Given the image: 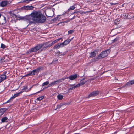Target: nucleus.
Segmentation results:
<instances>
[{
  "label": "nucleus",
  "mask_w": 134,
  "mask_h": 134,
  "mask_svg": "<svg viewBox=\"0 0 134 134\" xmlns=\"http://www.w3.org/2000/svg\"><path fill=\"white\" fill-rule=\"evenodd\" d=\"M24 19L29 23V25L33 23V21L40 23L44 22L46 19L45 16L40 13L35 11L33 12L31 14L26 16Z\"/></svg>",
  "instance_id": "obj_1"
},
{
  "label": "nucleus",
  "mask_w": 134,
  "mask_h": 134,
  "mask_svg": "<svg viewBox=\"0 0 134 134\" xmlns=\"http://www.w3.org/2000/svg\"><path fill=\"white\" fill-rule=\"evenodd\" d=\"M47 43L37 44L35 47L32 48L29 51L28 53H30L31 52H36L40 49L42 47H44L45 45L47 44Z\"/></svg>",
  "instance_id": "obj_2"
},
{
  "label": "nucleus",
  "mask_w": 134,
  "mask_h": 134,
  "mask_svg": "<svg viewBox=\"0 0 134 134\" xmlns=\"http://www.w3.org/2000/svg\"><path fill=\"white\" fill-rule=\"evenodd\" d=\"M42 67L40 66L35 69L33 70L32 71L29 72L26 75V76H33L35 74V73H36L38 74L39 72L42 70Z\"/></svg>",
  "instance_id": "obj_3"
},
{
  "label": "nucleus",
  "mask_w": 134,
  "mask_h": 134,
  "mask_svg": "<svg viewBox=\"0 0 134 134\" xmlns=\"http://www.w3.org/2000/svg\"><path fill=\"white\" fill-rule=\"evenodd\" d=\"M110 53L109 49H107L105 51H102L100 54L99 55V57H100L101 58H104L107 56Z\"/></svg>",
  "instance_id": "obj_4"
},
{
  "label": "nucleus",
  "mask_w": 134,
  "mask_h": 134,
  "mask_svg": "<svg viewBox=\"0 0 134 134\" xmlns=\"http://www.w3.org/2000/svg\"><path fill=\"white\" fill-rule=\"evenodd\" d=\"M33 9L34 7L32 6H25L21 8V9L23 10H33Z\"/></svg>",
  "instance_id": "obj_5"
},
{
  "label": "nucleus",
  "mask_w": 134,
  "mask_h": 134,
  "mask_svg": "<svg viewBox=\"0 0 134 134\" xmlns=\"http://www.w3.org/2000/svg\"><path fill=\"white\" fill-rule=\"evenodd\" d=\"M75 84H70L69 85V87H70L68 89V90H69V91L70 92L71 91V90L74 89H75L77 88L76 85L75 86Z\"/></svg>",
  "instance_id": "obj_6"
},
{
  "label": "nucleus",
  "mask_w": 134,
  "mask_h": 134,
  "mask_svg": "<svg viewBox=\"0 0 134 134\" xmlns=\"http://www.w3.org/2000/svg\"><path fill=\"white\" fill-rule=\"evenodd\" d=\"M99 93V92L98 91H93L88 95V97H94L97 95Z\"/></svg>",
  "instance_id": "obj_7"
},
{
  "label": "nucleus",
  "mask_w": 134,
  "mask_h": 134,
  "mask_svg": "<svg viewBox=\"0 0 134 134\" xmlns=\"http://www.w3.org/2000/svg\"><path fill=\"white\" fill-rule=\"evenodd\" d=\"M6 73H5L4 74H2L0 76V83L6 79Z\"/></svg>",
  "instance_id": "obj_8"
},
{
  "label": "nucleus",
  "mask_w": 134,
  "mask_h": 134,
  "mask_svg": "<svg viewBox=\"0 0 134 134\" xmlns=\"http://www.w3.org/2000/svg\"><path fill=\"white\" fill-rule=\"evenodd\" d=\"M8 3V2L7 1H2L0 3V6L2 7H4L7 5Z\"/></svg>",
  "instance_id": "obj_9"
},
{
  "label": "nucleus",
  "mask_w": 134,
  "mask_h": 134,
  "mask_svg": "<svg viewBox=\"0 0 134 134\" xmlns=\"http://www.w3.org/2000/svg\"><path fill=\"white\" fill-rule=\"evenodd\" d=\"M78 76L77 74H75L74 75H72L70 76L69 78L70 80H73L77 78Z\"/></svg>",
  "instance_id": "obj_10"
},
{
  "label": "nucleus",
  "mask_w": 134,
  "mask_h": 134,
  "mask_svg": "<svg viewBox=\"0 0 134 134\" xmlns=\"http://www.w3.org/2000/svg\"><path fill=\"white\" fill-rule=\"evenodd\" d=\"M71 40L70 39H67L65 41L61 43H62L63 47L68 44L70 42Z\"/></svg>",
  "instance_id": "obj_11"
},
{
  "label": "nucleus",
  "mask_w": 134,
  "mask_h": 134,
  "mask_svg": "<svg viewBox=\"0 0 134 134\" xmlns=\"http://www.w3.org/2000/svg\"><path fill=\"white\" fill-rule=\"evenodd\" d=\"M62 43H59L58 44L55 45L54 47V48L56 49H57L63 47Z\"/></svg>",
  "instance_id": "obj_12"
},
{
  "label": "nucleus",
  "mask_w": 134,
  "mask_h": 134,
  "mask_svg": "<svg viewBox=\"0 0 134 134\" xmlns=\"http://www.w3.org/2000/svg\"><path fill=\"white\" fill-rule=\"evenodd\" d=\"M134 84V80L129 81L127 82L125 85V86H130L133 84Z\"/></svg>",
  "instance_id": "obj_13"
},
{
  "label": "nucleus",
  "mask_w": 134,
  "mask_h": 134,
  "mask_svg": "<svg viewBox=\"0 0 134 134\" xmlns=\"http://www.w3.org/2000/svg\"><path fill=\"white\" fill-rule=\"evenodd\" d=\"M35 0H21V1L19 2V3H29L31 2L34 1Z\"/></svg>",
  "instance_id": "obj_14"
},
{
  "label": "nucleus",
  "mask_w": 134,
  "mask_h": 134,
  "mask_svg": "<svg viewBox=\"0 0 134 134\" xmlns=\"http://www.w3.org/2000/svg\"><path fill=\"white\" fill-rule=\"evenodd\" d=\"M2 20L1 21H2V22L1 23V24L2 25H3V24H5L6 23V18L3 16V15H2Z\"/></svg>",
  "instance_id": "obj_15"
},
{
  "label": "nucleus",
  "mask_w": 134,
  "mask_h": 134,
  "mask_svg": "<svg viewBox=\"0 0 134 134\" xmlns=\"http://www.w3.org/2000/svg\"><path fill=\"white\" fill-rule=\"evenodd\" d=\"M7 109L5 108H3L0 109V115H3L4 113L6 111Z\"/></svg>",
  "instance_id": "obj_16"
},
{
  "label": "nucleus",
  "mask_w": 134,
  "mask_h": 134,
  "mask_svg": "<svg viewBox=\"0 0 134 134\" xmlns=\"http://www.w3.org/2000/svg\"><path fill=\"white\" fill-rule=\"evenodd\" d=\"M66 13L65 12H64V13H63V14L62 15H58L57 16V17L54 18L52 20L53 21H56L57 20H59L60 19V16H62L65 13Z\"/></svg>",
  "instance_id": "obj_17"
},
{
  "label": "nucleus",
  "mask_w": 134,
  "mask_h": 134,
  "mask_svg": "<svg viewBox=\"0 0 134 134\" xmlns=\"http://www.w3.org/2000/svg\"><path fill=\"white\" fill-rule=\"evenodd\" d=\"M68 77H67V78L64 77V78H61L60 79H58V80L56 81H56L57 83H60L62 81H64V80H65L66 79H68Z\"/></svg>",
  "instance_id": "obj_18"
},
{
  "label": "nucleus",
  "mask_w": 134,
  "mask_h": 134,
  "mask_svg": "<svg viewBox=\"0 0 134 134\" xmlns=\"http://www.w3.org/2000/svg\"><path fill=\"white\" fill-rule=\"evenodd\" d=\"M8 118L6 117H3L2 118L1 121L2 123H4V122H7Z\"/></svg>",
  "instance_id": "obj_19"
},
{
  "label": "nucleus",
  "mask_w": 134,
  "mask_h": 134,
  "mask_svg": "<svg viewBox=\"0 0 134 134\" xmlns=\"http://www.w3.org/2000/svg\"><path fill=\"white\" fill-rule=\"evenodd\" d=\"M87 81H83L82 82H80L79 83L76 85L77 87H78L80 86H82L85 83L87 82Z\"/></svg>",
  "instance_id": "obj_20"
},
{
  "label": "nucleus",
  "mask_w": 134,
  "mask_h": 134,
  "mask_svg": "<svg viewBox=\"0 0 134 134\" xmlns=\"http://www.w3.org/2000/svg\"><path fill=\"white\" fill-rule=\"evenodd\" d=\"M96 55V53L94 52H93L90 53V57L91 58H92L95 57Z\"/></svg>",
  "instance_id": "obj_21"
},
{
  "label": "nucleus",
  "mask_w": 134,
  "mask_h": 134,
  "mask_svg": "<svg viewBox=\"0 0 134 134\" xmlns=\"http://www.w3.org/2000/svg\"><path fill=\"white\" fill-rule=\"evenodd\" d=\"M76 5V4H75L74 5L70 6L68 9V11H69L70 10H72L75 9L76 7L74 6Z\"/></svg>",
  "instance_id": "obj_22"
},
{
  "label": "nucleus",
  "mask_w": 134,
  "mask_h": 134,
  "mask_svg": "<svg viewBox=\"0 0 134 134\" xmlns=\"http://www.w3.org/2000/svg\"><path fill=\"white\" fill-rule=\"evenodd\" d=\"M57 84V83L56 81H54L53 82L49 84L48 86V87H50L53 85L56 84Z\"/></svg>",
  "instance_id": "obj_23"
},
{
  "label": "nucleus",
  "mask_w": 134,
  "mask_h": 134,
  "mask_svg": "<svg viewBox=\"0 0 134 134\" xmlns=\"http://www.w3.org/2000/svg\"><path fill=\"white\" fill-rule=\"evenodd\" d=\"M62 39V38H61L58 39H57L55 40L54 41H53L52 42V44H54L55 43L58 42V41L59 40H60V39Z\"/></svg>",
  "instance_id": "obj_24"
},
{
  "label": "nucleus",
  "mask_w": 134,
  "mask_h": 134,
  "mask_svg": "<svg viewBox=\"0 0 134 134\" xmlns=\"http://www.w3.org/2000/svg\"><path fill=\"white\" fill-rule=\"evenodd\" d=\"M57 97L58 99L61 100L63 99V96L61 94H59L57 96Z\"/></svg>",
  "instance_id": "obj_25"
},
{
  "label": "nucleus",
  "mask_w": 134,
  "mask_h": 134,
  "mask_svg": "<svg viewBox=\"0 0 134 134\" xmlns=\"http://www.w3.org/2000/svg\"><path fill=\"white\" fill-rule=\"evenodd\" d=\"M27 86H24L22 89L23 91H25L27 92Z\"/></svg>",
  "instance_id": "obj_26"
},
{
  "label": "nucleus",
  "mask_w": 134,
  "mask_h": 134,
  "mask_svg": "<svg viewBox=\"0 0 134 134\" xmlns=\"http://www.w3.org/2000/svg\"><path fill=\"white\" fill-rule=\"evenodd\" d=\"M19 96L18 94L17 93H16L14 95L12 96L11 97V98L13 100L16 97H18Z\"/></svg>",
  "instance_id": "obj_27"
},
{
  "label": "nucleus",
  "mask_w": 134,
  "mask_h": 134,
  "mask_svg": "<svg viewBox=\"0 0 134 134\" xmlns=\"http://www.w3.org/2000/svg\"><path fill=\"white\" fill-rule=\"evenodd\" d=\"M101 57H99V55L97 57H96L93 59V61H96L98 60Z\"/></svg>",
  "instance_id": "obj_28"
},
{
  "label": "nucleus",
  "mask_w": 134,
  "mask_h": 134,
  "mask_svg": "<svg viewBox=\"0 0 134 134\" xmlns=\"http://www.w3.org/2000/svg\"><path fill=\"white\" fill-rule=\"evenodd\" d=\"M47 44L45 45L43 47V48H45L47 47H50L53 44H52V43H51L49 44L48 45H47L48 42H47Z\"/></svg>",
  "instance_id": "obj_29"
},
{
  "label": "nucleus",
  "mask_w": 134,
  "mask_h": 134,
  "mask_svg": "<svg viewBox=\"0 0 134 134\" xmlns=\"http://www.w3.org/2000/svg\"><path fill=\"white\" fill-rule=\"evenodd\" d=\"M44 97L43 96L39 97L37 99V101H41L43 99Z\"/></svg>",
  "instance_id": "obj_30"
},
{
  "label": "nucleus",
  "mask_w": 134,
  "mask_h": 134,
  "mask_svg": "<svg viewBox=\"0 0 134 134\" xmlns=\"http://www.w3.org/2000/svg\"><path fill=\"white\" fill-rule=\"evenodd\" d=\"M119 39V38L118 37H117L114 40H112V43H113L116 42Z\"/></svg>",
  "instance_id": "obj_31"
},
{
  "label": "nucleus",
  "mask_w": 134,
  "mask_h": 134,
  "mask_svg": "<svg viewBox=\"0 0 134 134\" xmlns=\"http://www.w3.org/2000/svg\"><path fill=\"white\" fill-rule=\"evenodd\" d=\"M49 83V82L48 81H47L46 82H44L42 84V86H44L45 85H48Z\"/></svg>",
  "instance_id": "obj_32"
},
{
  "label": "nucleus",
  "mask_w": 134,
  "mask_h": 134,
  "mask_svg": "<svg viewBox=\"0 0 134 134\" xmlns=\"http://www.w3.org/2000/svg\"><path fill=\"white\" fill-rule=\"evenodd\" d=\"M1 47L3 49H4L5 48L6 46L4 44L2 43L1 44Z\"/></svg>",
  "instance_id": "obj_33"
},
{
  "label": "nucleus",
  "mask_w": 134,
  "mask_h": 134,
  "mask_svg": "<svg viewBox=\"0 0 134 134\" xmlns=\"http://www.w3.org/2000/svg\"><path fill=\"white\" fill-rule=\"evenodd\" d=\"M62 105L60 104L58 105L57 106V108L56 109H55V110H57V109H59L62 106Z\"/></svg>",
  "instance_id": "obj_34"
},
{
  "label": "nucleus",
  "mask_w": 134,
  "mask_h": 134,
  "mask_svg": "<svg viewBox=\"0 0 134 134\" xmlns=\"http://www.w3.org/2000/svg\"><path fill=\"white\" fill-rule=\"evenodd\" d=\"M13 100L11 98V97L8 100V101H6L5 102V103L10 102Z\"/></svg>",
  "instance_id": "obj_35"
},
{
  "label": "nucleus",
  "mask_w": 134,
  "mask_h": 134,
  "mask_svg": "<svg viewBox=\"0 0 134 134\" xmlns=\"http://www.w3.org/2000/svg\"><path fill=\"white\" fill-rule=\"evenodd\" d=\"M74 32V31L73 30H70L68 32V34H72Z\"/></svg>",
  "instance_id": "obj_36"
},
{
  "label": "nucleus",
  "mask_w": 134,
  "mask_h": 134,
  "mask_svg": "<svg viewBox=\"0 0 134 134\" xmlns=\"http://www.w3.org/2000/svg\"><path fill=\"white\" fill-rule=\"evenodd\" d=\"M69 92H70L68 89L66 91H64L63 94H66L68 93Z\"/></svg>",
  "instance_id": "obj_37"
},
{
  "label": "nucleus",
  "mask_w": 134,
  "mask_h": 134,
  "mask_svg": "<svg viewBox=\"0 0 134 134\" xmlns=\"http://www.w3.org/2000/svg\"><path fill=\"white\" fill-rule=\"evenodd\" d=\"M80 13V11H78L77 10H75L74 12L72 14L75 13Z\"/></svg>",
  "instance_id": "obj_38"
},
{
  "label": "nucleus",
  "mask_w": 134,
  "mask_h": 134,
  "mask_svg": "<svg viewBox=\"0 0 134 134\" xmlns=\"http://www.w3.org/2000/svg\"><path fill=\"white\" fill-rule=\"evenodd\" d=\"M84 80V78H83V79H81L80 81V82H83V81H83V80Z\"/></svg>",
  "instance_id": "obj_39"
},
{
  "label": "nucleus",
  "mask_w": 134,
  "mask_h": 134,
  "mask_svg": "<svg viewBox=\"0 0 134 134\" xmlns=\"http://www.w3.org/2000/svg\"><path fill=\"white\" fill-rule=\"evenodd\" d=\"M23 92V91H21L20 92H19L18 93H17L18 94V95H19L21 93Z\"/></svg>",
  "instance_id": "obj_40"
},
{
  "label": "nucleus",
  "mask_w": 134,
  "mask_h": 134,
  "mask_svg": "<svg viewBox=\"0 0 134 134\" xmlns=\"http://www.w3.org/2000/svg\"><path fill=\"white\" fill-rule=\"evenodd\" d=\"M42 91V90H40V91H38V92H37L36 93H34L33 94V95H34V94H36V93H39V92H40L41 91Z\"/></svg>",
  "instance_id": "obj_41"
},
{
  "label": "nucleus",
  "mask_w": 134,
  "mask_h": 134,
  "mask_svg": "<svg viewBox=\"0 0 134 134\" xmlns=\"http://www.w3.org/2000/svg\"><path fill=\"white\" fill-rule=\"evenodd\" d=\"M110 4L111 5H115L116 4V3H110Z\"/></svg>",
  "instance_id": "obj_42"
},
{
  "label": "nucleus",
  "mask_w": 134,
  "mask_h": 134,
  "mask_svg": "<svg viewBox=\"0 0 134 134\" xmlns=\"http://www.w3.org/2000/svg\"><path fill=\"white\" fill-rule=\"evenodd\" d=\"M50 12L51 13H53V14H54V12L52 10H50Z\"/></svg>",
  "instance_id": "obj_43"
},
{
  "label": "nucleus",
  "mask_w": 134,
  "mask_h": 134,
  "mask_svg": "<svg viewBox=\"0 0 134 134\" xmlns=\"http://www.w3.org/2000/svg\"><path fill=\"white\" fill-rule=\"evenodd\" d=\"M46 16H48L49 17H52L53 16V14L51 16H47L46 14Z\"/></svg>",
  "instance_id": "obj_44"
},
{
  "label": "nucleus",
  "mask_w": 134,
  "mask_h": 134,
  "mask_svg": "<svg viewBox=\"0 0 134 134\" xmlns=\"http://www.w3.org/2000/svg\"><path fill=\"white\" fill-rule=\"evenodd\" d=\"M30 89H31V88H30L29 89H27V92H28L29 91H30Z\"/></svg>",
  "instance_id": "obj_45"
},
{
  "label": "nucleus",
  "mask_w": 134,
  "mask_h": 134,
  "mask_svg": "<svg viewBox=\"0 0 134 134\" xmlns=\"http://www.w3.org/2000/svg\"><path fill=\"white\" fill-rule=\"evenodd\" d=\"M118 132L117 131H115L114 132V134H116V133H117Z\"/></svg>",
  "instance_id": "obj_46"
},
{
  "label": "nucleus",
  "mask_w": 134,
  "mask_h": 134,
  "mask_svg": "<svg viewBox=\"0 0 134 134\" xmlns=\"http://www.w3.org/2000/svg\"><path fill=\"white\" fill-rule=\"evenodd\" d=\"M2 15L1 14H0V18L1 17H2Z\"/></svg>",
  "instance_id": "obj_47"
},
{
  "label": "nucleus",
  "mask_w": 134,
  "mask_h": 134,
  "mask_svg": "<svg viewBox=\"0 0 134 134\" xmlns=\"http://www.w3.org/2000/svg\"><path fill=\"white\" fill-rule=\"evenodd\" d=\"M68 21H65L64 22H65V23H67V22H68Z\"/></svg>",
  "instance_id": "obj_48"
},
{
  "label": "nucleus",
  "mask_w": 134,
  "mask_h": 134,
  "mask_svg": "<svg viewBox=\"0 0 134 134\" xmlns=\"http://www.w3.org/2000/svg\"><path fill=\"white\" fill-rule=\"evenodd\" d=\"M74 17H75V16H74V17H73V18H72L71 19H74Z\"/></svg>",
  "instance_id": "obj_49"
},
{
  "label": "nucleus",
  "mask_w": 134,
  "mask_h": 134,
  "mask_svg": "<svg viewBox=\"0 0 134 134\" xmlns=\"http://www.w3.org/2000/svg\"><path fill=\"white\" fill-rule=\"evenodd\" d=\"M73 37L72 38H71V39H70V40H72L73 39Z\"/></svg>",
  "instance_id": "obj_50"
},
{
  "label": "nucleus",
  "mask_w": 134,
  "mask_h": 134,
  "mask_svg": "<svg viewBox=\"0 0 134 134\" xmlns=\"http://www.w3.org/2000/svg\"><path fill=\"white\" fill-rule=\"evenodd\" d=\"M58 52H59V53H60V52H59V51H58Z\"/></svg>",
  "instance_id": "obj_51"
},
{
  "label": "nucleus",
  "mask_w": 134,
  "mask_h": 134,
  "mask_svg": "<svg viewBox=\"0 0 134 134\" xmlns=\"http://www.w3.org/2000/svg\"><path fill=\"white\" fill-rule=\"evenodd\" d=\"M31 24H30V25ZM30 25V24L29 25ZM29 25H27V26H28Z\"/></svg>",
  "instance_id": "obj_52"
},
{
  "label": "nucleus",
  "mask_w": 134,
  "mask_h": 134,
  "mask_svg": "<svg viewBox=\"0 0 134 134\" xmlns=\"http://www.w3.org/2000/svg\"><path fill=\"white\" fill-rule=\"evenodd\" d=\"M47 133H46L45 134H47Z\"/></svg>",
  "instance_id": "obj_53"
},
{
  "label": "nucleus",
  "mask_w": 134,
  "mask_h": 134,
  "mask_svg": "<svg viewBox=\"0 0 134 134\" xmlns=\"http://www.w3.org/2000/svg\"><path fill=\"white\" fill-rule=\"evenodd\" d=\"M133 18H134V16H133Z\"/></svg>",
  "instance_id": "obj_54"
}]
</instances>
